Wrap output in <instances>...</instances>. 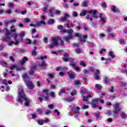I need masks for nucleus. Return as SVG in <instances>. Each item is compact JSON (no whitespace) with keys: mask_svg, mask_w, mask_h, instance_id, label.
<instances>
[{"mask_svg":"<svg viewBox=\"0 0 127 127\" xmlns=\"http://www.w3.org/2000/svg\"><path fill=\"white\" fill-rule=\"evenodd\" d=\"M18 99L17 102L19 103L24 102V105L25 107H28L29 106V103H30V100L29 99L26 98L25 97V94H24V92L23 91V88L21 87H19L18 89Z\"/></svg>","mask_w":127,"mask_h":127,"instance_id":"f257e3e1","label":"nucleus"},{"mask_svg":"<svg viewBox=\"0 0 127 127\" xmlns=\"http://www.w3.org/2000/svg\"><path fill=\"white\" fill-rule=\"evenodd\" d=\"M58 40H61V44L60 45L62 46L64 44V41L61 40V37L58 36L57 37L53 38L52 39V41L53 42V44H51L49 46V48L52 49L54 46H58L59 45Z\"/></svg>","mask_w":127,"mask_h":127,"instance_id":"f03ea898","label":"nucleus"},{"mask_svg":"<svg viewBox=\"0 0 127 127\" xmlns=\"http://www.w3.org/2000/svg\"><path fill=\"white\" fill-rule=\"evenodd\" d=\"M22 78L24 82H25V85H26L28 89L30 90H32L33 89V83L30 80H29V77L26 73H24L22 75Z\"/></svg>","mask_w":127,"mask_h":127,"instance_id":"7ed1b4c3","label":"nucleus"},{"mask_svg":"<svg viewBox=\"0 0 127 127\" xmlns=\"http://www.w3.org/2000/svg\"><path fill=\"white\" fill-rule=\"evenodd\" d=\"M97 10L91 9L90 10H83L81 12L80 15L81 16H85L87 13H90L92 15V17L94 18H98V15H97Z\"/></svg>","mask_w":127,"mask_h":127,"instance_id":"20e7f679","label":"nucleus"},{"mask_svg":"<svg viewBox=\"0 0 127 127\" xmlns=\"http://www.w3.org/2000/svg\"><path fill=\"white\" fill-rule=\"evenodd\" d=\"M63 60L65 62H67L68 61H69V62H71L70 63V65L72 68H73L74 70H76V71H79V67L76 66V64L73 63L74 60L72 58H63Z\"/></svg>","mask_w":127,"mask_h":127,"instance_id":"39448f33","label":"nucleus"},{"mask_svg":"<svg viewBox=\"0 0 127 127\" xmlns=\"http://www.w3.org/2000/svg\"><path fill=\"white\" fill-rule=\"evenodd\" d=\"M66 33H68L69 36H64L63 37V38L65 40V41L67 42L72 39V33H73V30H72V29L67 30Z\"/></svg>","mask_w":127,"mask_h":127,"instance_id":"423d86ee","label":"nucleus"},{"mask_svg":"<svg viewBox=\"0 0 127 127\" xmlns=\"http://www.w3.org/2000/svg\"><path fill=\"white\" fill-rule=\"evenodd\" d=\"M80 107H77L76 109L74 110V118L76 120H79V117H80Z\"/></svg>","mask_w":127,"mask_h":127,"instance_id":"0eeeda50","label":"nucleus"},{"mask_svg":"<svg viewBox=\"0 0 127 127\" xmlns=\"http://www.w3.org/2000/svg\"><path fill=\"white\" fill-rule=\"evenodd\" d=\"M115 110L113 111V113L115 115H117L119 114L120 112H121V110H122V109L120 108V105L119 104V103H116L115 105Z\"/></svg>","mask_w":127,"mask_h":127,"instance_id":"6e6552de","label":"nucleus"},{"mask_svg":"<svg viewBox=\"0 0 127 127\" xmlns=\"http://www.w3.org/2000/svg\"><path fill=\"white\" fill-rule=\"evenodd\" d=\"M6 30V37L3 38V41H5V42H7V41H8V40H9L10 39V37H9V35H10V32H9V31H8V30H7V29H5Z\"/></svg>","mask_w":127,"mask_h":127,"instance_id":"1a4fd4ad","label":"nucleus"},{"mask_svg":"<svg viewBox=\"0 0 127 127\" xmlns=\"http://www.w3.org/2000/svg\"><path fill=\"white\" fill-rule=\"evenodd\" d=\"M46 58H47V57L46 56L40 57V59L43 61L41 63H39L38 64V65L40 67H45L46 66V63H45V61H43L44 59H46Z\"/></svg>","mask_w":127,"mask_h":127,"instance_id":"9d476101","label":"nucleus"},{"mask_svg":"<svg viewBox=\"0 0 127 127\" xmlns=\"http://www.w3.org/2000/svg\"><path fill=\"white\" fill-rule=\"evenodd\" d=\"M99 100H100V98H97L96 99L92 100L91 106L92 108H96V107H98V105H97V104H98Z\"/></svg>","mask_w":127,"mask_h":127,"instance_id":"9b49d317","label":"nucleus"},{"mask_svg":"<svg viewBox=\"0 0 127 127\" xmlns=\"http://www.w3.org/2000/svg\"><path fill=\"white\" fill-rule=\"evenodd\" d=\"M93 96H92L91 95H88L87 96H82V100L85 102V104H90L89 102V101H88V99L89 98H92Z\"/></svg>","mask_w":127,"mask_h":127,"instance_id":"f8f14e48","label":"nucleus"},{"mask_svg":"<svg viewBox=\"0 0 127 127\" xmlns=\"http://www.w3.org/2000/svg\"><path fill=\"white\" fill-rule=\"evenodd\" d=\"M88 38L87 35H80V42H86V40Z\"/></svg>","mask_w":127,"mask_h":127,"instance_id":"ddd939ff","label":"nucleus"},{"mask_svg":"<svg viewBox=\"0 0 127 127\" xmlns=\"http://www.w3.org/2000/svg\"><path fill=\"white\" fill-rule=\"evenodd\" d=\"M67 75H68L70 79H74L75 78V72L72 70H69L67 72Z\"/></svg>","mask_w":127,"mask_h":127,"instance_id":"4468645a","label":"nucleus"},{"mask_svg":"<svg viewBox=\"0 0 127 127\" xmlns=\"http://www.w3.org/2000/svg\"><path fill=\"white\" fill-rule=\"evenodd\" d=\"M100 74V70L96 69V73L94 74V76L96 80H100V77H99V74Z\"/></svg>","mask_w":127,"mask_h":127,"instance_id":"2eb2a0df","label":"nucleus"},{"mask_svg":"<svg viewBox=\"0 0 127 127\" xmlns=\"http://www.w3.org/2000/svg\"><path fill=\"white\" fill-rule=\"evenodd\" d=\"M104 15L103 13H100V15H99V17L100 18V21H102V22H103V23H106V18L104 17L103 16Z\"/></svg>","mask_w":127,"mask_h":127,"instance_id":"dca6fc26","label":"nucleus"},{"mask_svg":"<svg viewBox=\"0 0 127 127\" xmlns=\"http://www.w3.org/2000/svg\"><path fill=\"white\" fill-rule=\"evenodd\" d=\"M80 93L81 95H85V94H89V91L87 90V89L83 88L80 90Z\"/></svg>","mask_w":127,"mask_h":127,"instance_id":"f3484780","label":"nucleus"},{"mask_svg":"<svg viewBox=\"0 0 127 127\" xmlns=\"http://www.w3.org/2000/svg\"><path fill=\"white\" fill-rule=\"evenodd\" d=\"M35 69H36V65H33L30 71V75H33L34 74V70Z\"/></svg>","mask_w":127,"mask_h":127,"instance_id":"a211bd4d","label":"nucleus"},{"mask_svg":"<svg viewBox=\"0 0 127 127\" xmlns=\"http://www.w3.org/2000/svg\"><path fill=\"white\" fill-rule=\"evenodd\" d=\"M0 65L3 67H5V68H7V64L3 61L0 62Z\"/></svg>","mask_w":127,"mask_h":127,"instance_id":"6ab92c4d","label":"nucleus"},{"mask_svg":"<svg viewBox=\"0 0 127 127\" xmlns=\"http://www.w3.org/2000/svg\"><path fill=\"white\" fill-rule=\"evenodd\" d=\"M26 61H28V59H27V58L24 57V59L20 61L21 65H23V64L25 63Z\"/></svg>","mask_w":127,"mask_h":127,"instance_id":"aec40b11","label":"nucleus"},{"mask_svg":"<svg viewBox=\"0 0 127 127\" xmlns=\"http://www.w3.org/2000/svg\"><path fill=\"white\" fill-rule=\"evenodd\" d=\"M111 9L113 12H117V11H119V9H118L116 6H112Z\"/></svg>","mask_w":127,"mask_h":127,"instance_id":"412c9836","label":"nucleus"},{"mask_svg":"<svg viewBox=\"0 0 127 127\" xmlns=\"http://www.w3.org/2000/svg\"><path fill=\"white\" fill-rule=\"evenodd\" d=\"M121 118L125 119L127 118V114L125 113V112H121Z\"/></svg>","mask_w":127,"mask_h":127,"instance_id":"4be33fe9","label":"nucleus"},{"mask_svg":"<svg viewBox=\"0 0 127 127\" xmlns=\"http://www.w3.org/2000/svg\"><path fill=\"white\" fill-rule=\"evenodd\" d=\"M82 6H84V7H86V6H88V1H83L82 2Z\"/></svg>","mask_w":127,"mask_h":127,"instance_id":"5701e85b","label":"nucleus"},{"mask_svg":"<svg viewBox=\"0 0 127 127\" xmlns=\"http://www.w3.org/2000/svg\"><path fill=\"white\" fill-rule=\"evenodd\" d=\"M65 102H68V103H71V102H72L73 100H74V98H69L67 99H64Z\"/></svg>","mask_w":127,"mask_h":127,"instance_id":"b1692460","label":"nucleus"},{"mask_svg":"<svg viewBox=\"0 0 127 127\" xmlns=\"http://www.w3.org/2000/svg\"><path fill=\"white\" fill-rule=\"evenodd\" d=\"M41 97L45 99L46 101H47L48 99H49V96H48V95H46V96H45V95L42 94Z\"/></svg>","mask_w":127,"mask_h":127,"instance_id":"393cba45","label":"nucleus"},{"mask_svg":"<svg viewBox=\"0 0 127 127\" xmlns=\"http://www.w3.org/2000/svg\"><path fill=\"white\" fill-rule=\"evenodd\" d=\"M37 122L40 126H42L44 124V121L43 120H37Z\"/></svg>","mask_w":127,"mask_h":127,"instance_id":"a878e982","label":"nucleus"},{"mask_svg":"<svg viewBox=\"0 0 127 127\" xmlns=\"http://www.w3.org/2000/svg\"><path fill=\"white\" fill-rule=\"evenodd\" d=\"M104 81L106 84H108V83H109V81H111V79H109V78L107 77H105L104 78Z\"/></svg>","mask_w":127,"mask_h":127,"instance_id":"bb28decb","label":"nucleus"},{"mask_svg":"<svg viewBox=\"0 0 127 127\" xmlns=\"http://www.w3.org/2000/svg\"><path fill=\"white\" fill-rule=\"evenodd\" d=\"M109 56L111 57L112 59H114V57H115V55H114V52H113V51H109Z\"/></svg>","mask_w":127,"mask_h":127,"instance_id":"cd10ccee","label":"nucleus"},{"mask_svg":"<svg viewBox=\"0 0 127 127\" xmlns=\"http://www.w3.org/2000/svg\"><path fill=\"white\" fill-rule=\"evenodd\" d=\"M48 23L50 24H53L54 23V19L50 18V19L48 20Z\"/></svg>","mask_w":127,"mask_h":127,"instance_id":"c85d7f7f","label":"nucleus"},{"mask_svg":"<svg viewBox=\"0 0 127 127\" xmlns=\"http://www.w3.org/2000/svg\"><path fill=\"white\" fill-rule=\"evenodd\" d=\"M95 88L97 90H101V89H102V86L100 84H95Z\"/></svg>","mask_w":127,"mask_h":127,"instance_id":"c756f323","label":"nucleus"},{"mask_svg":"<svg viewBox=\"0 0 127 127\" xmlns=\"http://www.w3.org/2000/svg\"><path fill=\"white\" fill-rule=\"evenodd\" d=\"M31 117H32V119H36L37 118V114L36 113L31 114Z\"/></svg>","mask_w":127,"mask_h":127,"instance_id":"7c9ffc66","label":"nucleus"},{"mask_svg":"<svg viewBox=\"0 0 127 127\" xmlns=\"http://www.w3.org/2000/svg\"><path fill=\"white\" fill-rule=\"evenodd\" d=\"M100 115H101L100 112H97L94 114V116L97 118V119H99L100 118Z\"/></svg>","mask_w":127,"mask_h":127,"instance_id":"2f4dec72","label":"nucleus"},{"mask_svg":"<svg viewBox=\"0 0 127 127\" xmlns=\"http://www.w3.org/2000/svg\"><path fill=\"white\" fill-rule=\"evenodd\" d=\"M41 24H44V25H45V21L42 20V21H41L40 22H38V25L39 26H40Z\"/></svg>","mask_w":127,"mask_h":127,"instance_id":"473e14b6","label":"nucleus"},{"mask_svg":"<svg viewBox=\"0 0 127 127\" xmlns=\"http://www.w3.org/2000/svg\"><path fill=\"white\" fill-rule=\"evenodd\" d=\"M108 37H109V38H114V37H115V35L112 33H108Z\"/></svg>","mask_w":127,"mask_h":127,"instance_id":"72a5a7b5","label":"nucleus"},{"mask_svg":"<svg viewBox=\"0 0 127 127\" xmlns=\"http://www.w3.org/2000/svg\"><path fill=\"white\" fill-rule=\"evenodd\" d=\"M72 16H73L74 17H77V16H78V14L75 11H72Z\"/></svg>","mask_w":127,"mask_h":127,"instance_id":"f704fd0d","label":"nucleus"},{"mask_svg":"<svg viewBox=\"0 0 127 127\" xmlns=\"http://www.w3.org/2000/svg\"><path fill=\"white\" fill-rule=\"evenodd\" d=\"M86 17L87 20H90V21H93V18L90 17V15H87Z\"/></svg>","mask_w":127,"mask_h":127,"instance_id":"c9c22d12","label":"nucleus"},{"mask_svg":"<svg viewBox=\"0 0 127 127\" xmlns=\"http://www.w3.org/2000/svg\"><path fill=\"white\" fill-rule=\"evenodd\" d=\"M7 98L9 101H12L13 100V97L11 95H8Z\"/></svg>","mask_w":127,"mask_h":127,"instance_id":"e433bc0d","label":"nucleus"},{"mask_svg":"<svg viewBox=\"0 0 127 127\" xmlns=\"http://www.w3.org/2000/svg\"><path fill=\"white\" fill-rule=\"evenodd\" d=\"M120 44L124 45L126 43V41L125 40L121 39L119 41Z\"/></svg>","mask_w":127,"mask_h":127,"instance_id":"4c0bfd02","label":"nucleus"},{"mask_svg":"<svg viewBox=\"0 0 127 127\" xmlns=\"http://www.w3.org/2000/svg\"><path fill=\"white\" fill-rule=\"evenodd\" d=\"M65 93V90L64 89H61L60 92L59 93V96L61 95V94H64Z\"/></svg>","mask_w":127,"mask_h":127,"instance_id":"58836bf2","label":"nucleus"},{"mask_svg":"<svg viewBox=\"0 0 127 127\" xmlns=\"http://www.w3.org/2000/svg\"><path fill=\"white\" fill-rule=\"evenodd\" d=\"M37 112L38 113L39 115H42V110L41 109L39 108L37 110Z\"/></svg>","mask_w":127,"mask_h":127,"instance_id":"ea45409f","label":"nucleus"},{"mask_svg":"<svg viewBox=\"0 0 127 127\" xmlns=\"http://www.w3.org/2000/svg\"><path fill=\"white\" fill-rule=\"evenodd\" d=\"M12 28H14V26H12L10 27V32H15V31L16 30L15 29H12Z\"/></svg>","mask_w":127,"mask_h":127,"instance_id":"a19ab883","label":"nucleus"},{"mask_svg":"<svg viewBox=\"0 0 127 127\" xmlns=\"http://www.w3.org/2000/svg\"><path fill=\"white\" fill-rule=\"evenodd\" d=\"M57 71H63V67H61V66H59L58 67H57L56 69Z\"/></svg>","mask_w":127,"mask_h":127,"instance_id":"79ce46f5","label":"nucleus"},{"mask_svg":"<svg viewBox=\"0 0 127 127\" xmlns=\"http://www.w3.org/2000/svg\"><path fill=\"white\" fill-rule=\"evenodd\" d=\"M25 35V33H24V32H22L20 33V34L19 35V36L21 38H22V37H23Z\"/></svg>","mask_w":127,"mask_h":127,"instance_id":"37998d69","label":"nucleus"},{"mask_svg":"<svg viewBox=\"0 0 127 127\" xmlns=\"http://www.w3.org/2000/svg\"><path fill=\"white\" fill-rule=\"evenodd\" d=\"M70 95L71 96H75V95H76V90H73L71 93H70Z\"/></svg>","mask_w":127,"mask_h":127,"instance_id":"c03bdc74","label":"nucleus"},{"mask_svg":"<svg viewBox=\"0 0 127 127\" xmlns=\"http://www.w3.org/2000/svg\"><path fill=\"white\" fill-rule=\"evenodd\" d=\"M4 23H5V26H7V25H8V24H11L10 21H5Z\"/></svg>","mask_w":127,"mask_h":127,"instance_id":"a18cd8bd","label":"nucleus"},{"mask_svg":"<svg viewBox=\"0 0 127 127\" xmlns=\"http://www.w3.org/2000/svg\"><path fill=\"white\" fill-rule=\"evenodd\" d=\"M80 66H83V67H86V64H85V63L83 61H82L80 63Z\"/></svg>","mask_w":127,"mask_h":127,"instance_id":"49530a36","label":"nucleus"},{"mask_svg":"<svg viewBox=\"0 0 127 127\" xmlns=\"http://www.w3.org/2000/svg\"><path fill=\"white\" fill-rule=\"evenodd\" d=\"M26 44H31V40H30V39H27L26 40Z\"/></svg>","mask_w":127,"mask_h":127,"instance_id":"de8ad7c7","label":"nucleus"},{"mask_svg":"<svg viewBox=\"0 0 127 127\" xmlns=\"http://www.w3.org/2000/svg\"><path fill=\"white\" fill-rule=\"evenodd\" d=\"M30 26H33V27H36V26H38V23H37V24H30Z\"/></svg>","mask_w":127,"mask_h":127,"instance_id":"09e8293b","label":"nucleus"},{"mask_svg":"<svg viewBox=\"0 0 127 127\" xmlns=\"http://www.w3.org/2000/svg\"><path fill=\"white\" fill-rule=\"evenodd\" d=\"M2 83H3L4 84V85H7V80L3 79L2 81Z\"/></svg>","mask_w":127,"mask_h":127,"instance_id":"8fccbe9b","label":"nucleus"},{"mask_svg":"<svg viewBox=\"0 0 127 127\" xmlns=\"http://www.w3.org/2000/svg\"><path fill=\"white\" fill-rule=\"evenodd\" d=\"M44 42L46 44H47V43H48V39L47 38H44Z\"/></svg>","mask_w":127,"mask_h":127,"instance_id":"3c124183","label":"nucleus"},{"mask_svg":"<svg viewBox=\"0 0 127 127\" xmlns=\"http://www.w3.org/2000/svg\"><path fill=\"white\" fill-rule=\"evenodd\" d=\"M49 109H54V105L53 104H50L48 105Z\"/></svg>","mask_w":127,"mask_h":127,"instance_id":"603ef678","label":"nucleus"},{"mask_svg":"<svg viewBox=\"0 0 127 127\" xmlns=\"http://www.w3.org/2000/svg\"><path fill=\"white\" fill-rule=\"evenodd\" d=\"M43 10L44 12H47L48 10H47V6H45L43 8Z\"/></svg>","mask_w":127,"mask_h":127,"instance_id":"864d4df0","label":"nucleus"},{"mask_svg":"<svg viewBox=\"0 0 127 127\" xmlns=\"http://www.w3.org/2000/svg\"><path fill=\"white\" fill-rule=\"evenodd\" d=\"M16 67V65H13L12 66H10V67H9V69H10V70H13V69H14V68H15Z\"/></svg>","mask_w":127,"mask_h":127,"instance_id":"5fc2aeb1","label":"nucleus"},{"mask_svg":"<svg viewBox=\"0 0 127 127\" xmlns=\"http://www.w3.org/2000/svg\"><path fill=\"white\" fill-rule=\"evenodd\" d=\"M54 113H57V116H59L60 115V112H58V110L55 109L54 110Z\"/></svg>","mask_w":127,"mask_h":127,"instance_id":"6e6d98bb","label":"nucleus"},{"mask_svg":"<svg viewBox=\"0 0 127 127\" xmlns=\"http://www.w3.org/2000/svg\"><path fill=\"white\" fill-rule=\"evenodd\" d=\"M73 46L74 47H79V46H80V44L79 43L73 44Z\"/></svg>","mask_w":127,"mask_h":127,"instance_id":"4d7b16f0","label":"nucleus"},{"mask_svg":"<svg viewBox=\"0 0 127 127\" xmlns=\"http://www.w3.org/2000/svg\"><path fill=\"white\" fill-rule=\"evenodd\" d=\"M51 113V111L50 110H47L45 112V115H49V114Z\"/></svg>","mask_w":127,"mask_h":127,"instance_id":"13d9d810","label":"nucleus"},{"mask_svg":"<svg viewBox=\"0 0 127 127\" xmlns=\"http://www.w3.org/2000/svg\"><path fill=\"white\" fill-rule=\"evenodd\" d=\"M61 20H62V21H66V20H67V17H63L61 18Z\"/></svg>","mask_w":127,"mask_h":127,"instance_id":"bf43d9fd","label":"nucleus"},{"mask_svg":"<svg viewBox=\"0 0 127 127\" xmlns=\"http://www.w3.org/2000/svg\"><path fill=\"white\" fill-rule=\"evenodd\" d=\"M32 54L34 56H35V55H36V51H35V50H32Z\"/></svg>","mask_w":127,"mask_h":127,"instance_id":"052dcab7","label":"nucleus"},{"mask_svg":"<svg viewBox=\"0 0 127 127\" xmlns=\"http://www.w3.org/2000/svg\"><path fill=\"white\" fill-rule=\"evenodd\" d=\"M75 52L77 54H80V49H75Z\"/></svg>","mask_w":127,"mask_h":127,"instance_id":"680f3d73","label":"nucleus"},{"mask_svg":"<svg viewBox=\"0 0 127 127\" xmlns=\"http://www.w3.org/2000/svg\"><path fill=\"white\" fill-rule=\"evenodd\" d=\"M114 88L113 86H111V89H110L109 91L111 92V93H114Z\"/></svg>","mask_w":127,"mask_h":127,"instance_id":"e2e57ef3","label":"nucleus"},{"mask_svg":"<svg viewBox=\"0 0 127 127\" xmlns=\"http://www.w3.org/2000/svg\"><path fill=\"white\" fill-rule=\"evenodd\" d=\"M121 84L123 85V86H127V83L124 81H121Z\"/></svg>","mask_w":127,"mask_h":127,"instance_id":"0e129e2a","label":"nucleus"},{"mask_svg":"<svg viewBox=\"0 0 127 127\" xmlns=\"http://www.w3.org/2000/svg\"><path fill=\"white\" fill-rule=\"evenodd\" d=\"M43 92L45 93V95H48V90L45 89L43 90Z\"/></svg>","mask_w":127,"mask_h":127,"instance_id":"69168bd1","label":"nucleus"},{"mask_svg":"<svg viewBox=\"0 0 127 127\" xmlns=\"http://www.w3.org/2000/svg\"><path fill=\"white\" fill-rule=\"evenodd\" d=\"M124 34H127V27L125 28L124 30Z\"/></svg>","mask_w":127,"mask_h":127,"instance_id":"338daca9","label":"nucleus"},{"mask_svg":"<svg viewBox=\"0 0 127 127\" xmlns=\"http://www.w3.org/2000/svg\"><path fill=\"white\" fill-rule=\"evenodd\" d=\"M57 28H58V29H62V28H63V26H62V25H60L57 27Z\"/></svg>","mask_w":127,"mask_h":127,"instance_id":"774afa93","label":"nucleus"}]
</instances>
